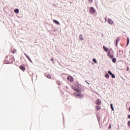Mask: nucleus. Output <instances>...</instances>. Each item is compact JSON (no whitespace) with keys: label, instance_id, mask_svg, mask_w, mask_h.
<instances>
[{"label":"nucleus","instance_id":"obj_1","mask_svg":"<svg viewBox=\"0 0 130 130\" xmlns=\"http://www.w3.org/2000/svg\"><path fill=\"white\" fill-rule=\"evenodd\" d=\"M73 89L74 91H75V92H77L74 93V96L79 99L83 98V97H84V95L82 94V91H81V90L77 89L75 87H74Z\"/></svg>","mask_w":130,"mask_h":130},{"label":"nucleus","instance_id":"obj_2","mask_svg":"<svg viewBox=\"0 0 130 130\" xmlns=\"http://www.w3.org/2000/svg\"><path fill=\"white\" fill-rule=\"evenodd\" d=\"M15 60V59H14V57L10 56L9 59V56H7L5 58V62L7 64H11L13 63V61Z\"/></svg>","mask_w":130,"mask_h":130},{"label":"nucleus","instance_id":"obj_3","mask_svg":"<svg viewBox=\"0 0 130 130\" xmlns=\"http://www.w3.org/2000/svg\"><path fill=\"white\" fill-rule=\"evenodd\" d=\"M89 11L91 14H94V13H96V10L94 9V7H90Z\"/></svg>","mask_w":130,"mask_h":130},{"label":"nucleus","instance_id":"obj_4","mask_svg":"<svg viewBox=\"0 0 130 130\" xmlns=\"http://www.w3.org/2000/svg\"><path fill=\"white\" fill-rule=\"evenodd\" d=\"M67 80H68L69 82H74V78H73L72 76H69L67 78Z\"/></svg>","mask_w":130,"mask_h":130},{"label":"nucleus","instance_id":"obj_5","mask_svg":"<svg viewBox=\"0 0 130 130\" xmlns=\"http://www.w3.org/2000/svg\"><path fill=\"white\" fill-rule=\"evenodd\" d=\"M108 50H109V51L108 52V55L109 57H110V58H112V57H113V54L110 53V49H109Z\"/></svg>","mask_w":130,"mask_h":130},{"label":"nucleus","instance_id":"obj_6","mask_svg":"<svg viewBox=\"0 0 130 130\" xmlns=\"http://www.w3.org/2000/svg\"><path fill=\"white\" fill-rule=\"evenodd\" d=\"M108 22L109 23V24L110 25H112V24H113V20H112V19H111L110 18H108Z\"/></svg>","mask_w":130,"mask_h":130},{"label":"nucleus","instance_id":"obj_7","mask_svg":"<svg viewBox=\"0 0 130 130\" xmlns=\"http://www.w3.org/2000/svg\"><path fill=\"white\" fill-rule=\"evenodd\" d=\"M95 103L98 105H101V100L99 99L96 100Z\"/></svg>","mask_w":130,"mask_h":130},{"label":"nucleus","instance_id":"obj_8","mask_svg":"<svg viewBox=\"0 0 130 130\" xmlns=\"http://www.w3.org/2000/svg\"><path fill=\"white\" fill-rule=\"evenodd\" d=\"M24 55L26 56V57L28 59V60L30 61V62L32 63V60L30 58V57H29V56H28V55H27V54H26L25 53H24Z\"/></svg>","mask_w":130,"mask_h":130},{"label":"nucleus","instance_id":"obj_9","mask_svg":"<svg viewBox=\"0 0 130 130\" xmlns=\"http://www.w3.org/2000/svg\"><path fill=\"white\" fill-rule=\"evenodd\" d=\"M24 55L26 56V57L28 59V60L30 61V62L32 63V60L30 58V57H29V56H28V55H27V54H26L25 53H24Z\"/></svg>","mask_w":130,"mask_h":130},{"label":"nucleus","instance_id":"obj_10","mask_svg":"<svg viewBox=\"0 0 130 130\" xmlns=\"http://www.w3.org/2000/svg\"><path fill=\"white\" fill-rule=\"evenodd\" d=\"M19 68L20 70H21V71H22L23 72H25V71L26 70V68L23 66H20Z\"/></svg>","mask_w":130,"mask_h":130},{"label":"nucleus","instance_id":"obj_11","mask_svg":"<svg viewBox=\"0 0 130 130\" xmlns=\"http://www.w3.org/2000/svg\"><path fill=\"white\" fill-rule=\"evenodd\" d=\"M79 40H84V38L83 37V35L82 34H80L79 36Z\"/></svg>","mask_w":130,"mask_h":130},{"label":"nucleus","instance_id":"obj_12","mask_svg":"<svg viewBox=\"0 0 130 130\" xmlns=\"http://www.w3.org/2000/svg\"><path fill=\"white\" fill-rule=\"evenodd\" d=\"M103 48L104 49V50L106 52H107V51H108V48H106V47H105V46H103Z\"/></svg>","mask_w":130,"mask_h":130},{"label":"nucleus","instance_id":"obj_13","mask_svg":"<svg viewBox=\"0 0 130 130\" xmlns=\"http://www.w3.org/2000/svg\"><path fill=\"white\" fill-rule=\"evenodd\" d=\"M53 22H54V23H55V24H56V25H59V22H58V21H57V20L54 19V20H53Z\"/></svg>","mask_w":130,"mask_h":130},{"label":"nucleus","instance_id":"obj_14","mask_svg":"<svg viewBox=\"0 0 130 130\" xmlns=\"http://www.w3.org/2000/svg\"><path fill=\"white\" fill-rule=\"evenodd\" d=\"M11 51L12 53H16V52H17V50H16L15 49L12 48Z\"/></svg>","mask_w":130,"mask_h":130},{"label":"nucleus","instance_id":"obj_15","mask_svg":"<svg viewBox=\"0 0 130 130\" xmlns=\"http://www.w3.org/2000/svg\"><path fill=\"white\" fill-rule=\"evenodd\" d=\"M19 9H15L14 10V13H15V14H19Z\"/></svg>","mask_w":130,"mask_h":130},{"label":"nucleus","instance_id":"obj_16","mask_svg":"<svg viewBox=\"0 0 130 130\" xmlns=\"http://www.w3.org/2000/svg\"><path fill=\"white\" fill-rule=\"evenodd\" d=\"M45 76H46V77L48 79H50V78H51V75H49V74L46 75V74H45Z\"/></svg>","mask_w":130,"mask_h":130},{"label":"nucleus","instance_id":"obj_17","mask_svg":"<svg viewBox=\"0 0 130 130\" xmlns=\"http://www.w3.org/2000/svg\"><path fill=\"white\" fill-rule=\"evenodd\" d=\"M105 78H106V79H109V74H108V73H106Z\"/></svg>","mask_w":130,"mask_h":130},{"label":"nucleus","instance_id":"obj_18","mask_svg":"<svg viewBox=\"0 0 130 130\" xmlns=\"http://www.w3.org/2000/svg\"><path fill=\"white\" fill-rule=\"evenodd\" d=\"M110 106H111V108L112 110L113 111H114V108H113V104H110Z\"/></svg>","mask_w":130,"mask_h":130},{"label":"nucleus","instance_id":"obj_19","mask_svg":"<svg viewBox=\"0 0 130 130\" xmlns=\"http://www.w3.org/2000/svg\"><path fill=\"white\" fill-rule=\"evenodd\" d=\"M112 60V62H114V63H115L116 62V58H113Z\"/></svg>","mask_w":130,"mask_h":130},{"label":"nucleus","instance_id":"obj_20","mask_svg":"<svg viewBox=\"0 0 130 130\" xmlns=\"http://www.w3.org/2000/svg\"><path fill=\"white\" fill-rule=\"evenodd\" d=\"M119 42V38H118L116 40V46H117V43Z\"/></svg>","mask_w":130,"mask_h":130},{"label":"nucleus","instance_id":"obj_21","mask_svg":"<svg viewBox=\"0 0 130 130\" xmlns=\"http://www.w3.org/2000/svg\"><path fill=\"white\" fill-rule=\"evenodd\" d=\"M128 44H129V39L128 38H127L126 46H127V45H128Z\"/></svg>","mask_w":130,"mask_h":130},{"label":"nucleus","instance_id":"obj_22","mask_svg":"<svg viewBox=\"0 0 130 130\" xmlns=\"http://www.w3.org/2000/svg\"><path fill=\"white\" fill-rule=\"evenodd\" d=\"M96 108L97 111L100 110V109H101V107L100 106H97L96 107Z\"/></svg>","mask_w":130,"mask_h":130},{"label":"nucleus","instance_id":"obj_23","mask_svg":"<svg viewBox=\"0 0 130 130\" xmlns=\"http://www.w3.org/2000/svg\"><path fill=\"white\" fill-rule=\"evenodd\" d=\"M108 73L109 75H110V76H112V75L113 74L112 73V72H111V71H109L108 72Z\"/></svg>","mask_w":130,"mask_h":130},{"label":"nucleus","instance_id":"obj_24","mask_svg":"<svg viewBox=\"0 0 130 130\" xmlns=\"http://www.w3.org/2000/svg\"><path fill=\"white\" fill-rule=\"evenodd\" d=\"M92 61H93V62H95V63H97V61L95 60V58H93V59H92Z\"/></svg>","mask_w":130,"mask_h":130},{"label":"nucleus","instance_id":"obj_25","mask_svg":"<svg viewBox=\"0 0 130 130\" xmlns=\"http://www.w3.org/2000/svg\"><path fill=\"white\" fill-rule=\"evenodd\" d=\"M111 77L112 78V79H114L115 78V75H114V74H112V75H111Z\"/></svg>","mask_w":130,"mask_h":130},{"label":"nucleus","instance_id":"obj_26","mask_svg":"<svg viewBox=\"0 0 130 130\" xmlns=\"http://www.w3.org/2000/svg\"><path fill=\"white\" fill-rule=\"evenodd\" d=\"M111 125H112L111 124L109 125V129H111Z\"/></svg>","mask_w":130,"mask_h":130},{"label":"nucleus","instance_id":"obj_27","mask_svg":"<svg viewBox=\"0 0 130 130\" xmlns=\"http://www.w3.org/2000/svg\"><path fill=\"white\" fill-rule=\"evenodd\" d=\"M128 125L130 126V121H128Z\"/></svg>","mask_w":130,"mask_h":130},{"label":"nucleus","instance_id":"obj_28","mask_svg":"<svg viewBox=\"0 0 130 130\" xmlns=\"http://www.w3.org/2000/svg\"><path fill=\"white\" fill-rule=\"evenodd\" d=\"M86 83H87V84H88V85H90V83L89 82H88L86 80L85 81Z\"/></svg>","mask_w":130,"mask_h":130},{"label":"nucleus","instance_id":"obj_29","mask_svg":"<svg viewBox=\"0 0 130 130\" xmlns=\"http://www.w3.org/2000/svg\"><path fill=\"white\" fill-rule=\"evenodd\" d=\"M57 84H58V85H60V82H59V81H58V82H57Z\"/></svg>","mask_w":130,"mask_h":130},{"label":"nucleus","instance_id":"obj_30","mask_svg":"<svg viewBox=\"0 0 130 130\" xmlns=\"http://www.w3.org/2000/svg\"><path fill=\"white\" fill-rule=\"evenodd\" d=\"M93 2V0H89V3H92Z\"/></svg>","mask_w":130,"mask_h":130},{"label":"nucleus","instance_id":"obj_31","mask_svg":"<svg viewBox=\"0 0 130 130\" xmlns=\"http://www.w3.org/2000/svg\"><path fill=\"white\" fill-rule=\"evenodd\" d=\"M50 60H51V61H53V58H52V59H51Z\"/></svg>","mask_w":130,"mask_h":130},{"label":"nucleus","instance_id":"obj_32","mask_svg":"<svg viewBox=\"0 0 130 130\" xmlns=\"http://www.w3.org/2000/svg\"><path fill=\"white\" fill-rule=\"evenodd\" d=\"M128 118H130V115H128Z\"/></svg>","mask_w":130,"mask_h":130},{"label":"nucleus","instance_id":"obj_33","mask_svg":"<svg viewBox=\"0 0 130 130\" xmlns=\"http://www.w3.org/2000/svg\"><path fill=\"white\" fill-rule=\"evenodd\" d=\"M105 22H106V21H107L106 18H105Z\"/></svg>","mask_w":130,"mask_h":130},{"label":"nucleus","instance_id":"obj_34","mask_svg":"<svg viewBox=\"0 0 130 130\" xmlns=\"http://www.w3.org/2000/svg\"><path fill=\"white\" fill-rule=\"evenodd\" d=\"M127 71H128V68H127Z\"/></svg>","mask_w":130,"mask_h":130},{"label":"nucleus","instance_id":"obj_35","mask_svg":"<svg viewBox=\"0 0 130 130\" xmlns=\"http://www.w3.org/2000/svg\"><path fill=\"white\" fill-rule=\"evenodd\" d=\"M102 36H103V34H102Z\"/></svg>","mask_w":130,"mask_h":130}]
</instances>
